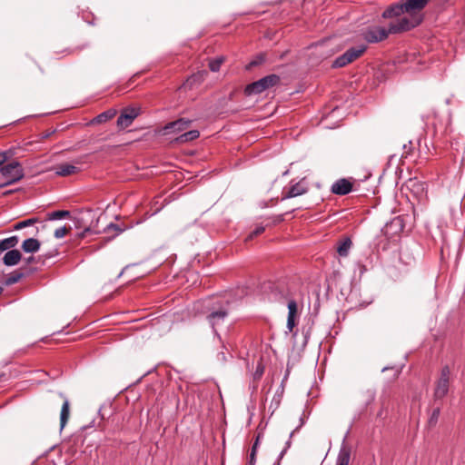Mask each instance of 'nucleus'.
I'll use <instances>...</instances> for the list:
<instances>
[{"label":"nucleus","instance_id":"obj_1","mask_svg":"<svg viewBox=\"0 0 465 465\" xmlns=\"http://www.w3.org/2000/svg\"><path fill=\"white\" fill-rule=\"evenodd\" d=\"M418 19H407L401 17L398 20L390 22L388 28L381 26H369L363 33L362 37L368 43H379L388 38L390 35L401 34L411 30L419 25Z\"/></svg>","mask_w":465,"mask_h":465},{"label":"nucleus","instance_id":"obj_2","mask_svg":"<svg viewBox=\"0 0 465 465\" xmlns=\"http://www.w3.org/2000/svg\"><path fill=\"white\" fill-rule=\"evenodd\" d=\"M269 288L272 290L269 299L271 301L282 302L287 301L288 307V317H287V328L290 331H292L293 328L297 325L299 313L298 304L295 300L288 299L287 294L279 289L278 285L269 283Z\"/></svg>","mask_w":465,"mask_h":465},{"label":"nucleus","instance_id":"obj_3","mask_svg":"<svg viewBox=\"0 0 465 465\" xmlns=\"http://www.w3.org/2000/svg\"><path fill=\"white\" fill-rule=\"evenodd\" d=\"M271 363V355L269 351H258L252 356V370L248 363L247 368L252 371V380L250 389L255 391L259 382L264 374L266 367Z\"/></svg>","mask_w":465,"mask_h":465},{"label":"nucleus","instance_id":"obj_4","mask_svg":"<svg viewBox=\"0 0 465 465\" xmlns=\"http://www.w3.org/2000/svg\"><path fill=\"white\" fill-rule=\"evenodd\" d=\"M228 302L218 300L209 307L206 319L214 331L216 326L223 323L228 316Z\"/></svg>","mask_w":465,"mask_h":465},{"label":"nucleus","instance_id":"obj_5","mask_svg":"<svg viewBox=\"0 0 465 465\" xmlns=\"http://www.w3.org/2000/svg\"><path fill=\"white\" fill-rule=\"evenodd\" d=\"M280 76L274 74L266 75L258 81H255L248 85L244 89V94L248 96L252 94H262L263 91L273 87L280 83Z\"/></svg>","mask_w":465,"mask_h":465},{"label":"nucleus","instance_id":"obj_6","mask_svg":"<svg viewBox=\"0 0 465 465\" xmlns=\"http://www.w3.org/2000/svg\"><path fill=\"white\" fill-rule=\"evenodd\" d=\"M0 173L6 179L5 182L6 185L13 184L22 180L25 176L24 169L17 161H13L0 167Z\"/></svg>","mask_w":465,"mask_h":465},{"label":"nucleus","instance_id":"obj_7","mask_svg":"<svg viewBox=\"0 0 465 465\" xmlns=\"http://www.w3.org/2000/svg\"><path fill=\"white\" fill-rule=\"evenodd\" d=\"M450 370L448 365L441 368L440 377L435 382L433 398L435 401L442 400L447 396L450 388Z\"/></svg>","mask_w":465,"mask_h":465},{"label":"nucleus","instance_id":"obj_8","mask_svg":"<svg viewBox=\"0 0 465 465\" xmlns=\"http://www.w3.org/2000/svg\"><path fill=\"white\" fill-rule=\"evenodd\" d=\"M365 45L353 46L349 48L345 53L338 56L333 62L331 66L333 68L344 67L352 63L354 60L361 56L366 51Z\"/></svg>","mask_w":465,"mask_h":465},{"label":"nucleus","instance_id":"obj_9","mask_svg":"<svg viewBox=\"0 0 465 465\" xmlns=\"http://www.w3.org/2000/svg\"><path fill=\"white\" fill-rule=\"evenodd\" d=\"M430 0H403L404 8L406 14L409 16H406L407 19H418L419 25L421 24L423 17L420 15V13L426 7Z\"/></svg>","mask_w":465,"mask_h":465},{"label":"nucleus","instance_id":"obj_10","mask_svg":"<svg viewBox=\"0 0 465 465\" xmlns=\"http://www.w3.org/2000/svg\"><path fill=\"white\" fill-rule=\"evenodd\" d=\"M140 114V109L135 107H126L121 111L116 121V125L120 130L129 127L134 120Z\"/></svg>","mask_w":465,"mask_h":465},{"label":"nucleus","instance_id":"obj_11","mask_svg":"<svg viewBox=\"0 0 465 465\" xmlns=\"http://www.w3.org/2000/svg\"><path fill=\"white\" fill-rule=\"evenodd\" d=\"M353 183L347 178H341L335 181L331 187V192L336 195H346L352 191Z\"/></svg>","mask_w":465,"mask_h":465},{"label":"nucleus","instance_id":"obj_12","mask_svg":"<svg viewBox=\"0 0 465 465\" xmlns=\"http://www.w3.org/2000/svg\"><path fill=\"white\" fill-rule=\"evenodd\" d=\"M308 192V186L303 181H300L292 184L288 189H283L282 193V200L297 197Z\"/></svg>","mask_w":465,"mask_h":465},{"label":"nucleus","instance_id":"obj_13","mask_svg":"<svg viewBox=\"0 0 465 465\" xmlns=\"http://www.w3.org/2000/svg\"><path fill=\"white\" fill-rule=\"evenodd\" d=\"M406 14L404 8V2L400 1L389 5L382 13L381 16L384 19H391L397 18L396 20L401 18L402 15Z\"/></svg>","mask_w":465,"mask_h":465},{"label":"nucleus","instance_id":"obj_14","mask_svg":"<svg viewBox=\"0 0 465 465\" xmlns=\"http://www.w3.org/2000/svg\"><path fill=\"white\" fill-rule=\"evenodd\" d=\"M191 123H192L191 120H186L184 118H180L176 121L168 123L167 124L164 125V127L163 129V134H169L172 133H179V132L184 131L185 129H187L190 126Z\"/></svg>","mask_w":465,"mask_h":465},{"label":"nucleus","instance_id":"obj_15","mask_svg":"<svg viewBox=\"0 0 465 465\" xmlns=\"http://www.w3.org/2000/svg\"><path fill=\"white\" fill-rule=\"evenodd\" d=\"M404 224L402 219L398 216L393 218L390 223H387L384 227L385 234H397L403 231Z\"/></svg>","mask_w":465,"mask_h":465},{"label":"nucleus","instance_id":"obj_16","mask_svg":"<svg viewBox=\"0 0 465 465\" xmlns=\"http://www.w3.org/2000/svg\"><path fill=\"white\" fill-rule=\"evenodd\" d=\"M22 259V253L17 249H12L5 252V254L3 257V262L6 266H15Z\"/></svg>","mask_w":465,"mask_h":465},{"label":"nucleus","instance_id":"obj_17","mask_svg":"<svg viewBox=\"0 0 465 465\" xmlns=\"http://www.w3.org/2000/svg\"><path fill=\"white\" fill-rule=\"evenodd\" d=\"M54 170H55V174L59 175V176H63V177H65V176H68V175H71V174H74V173H76L79 172L78 167H76L73 164H70L68 163H63L57 164L54 167Z\"/></svg>","mask_w":465,"mask_h":465},{"label":"nucleus","instance_id":"obj_18","mask_svg":"<svg viewBox=\"0 0 465 465\" xmlns=\"http://www.w3.org/2000/svg\"><path fill=\"white\" fill-rule=\"evenodd\" d=\"M350 459L351 447L343 442L338 453L336 465H349Z\"/></svg>","mask_w":465,"mask_h":465},{"label":"nucleus","instance_id":"obj_19","mask_svg":"<svg viewBox=\"0 0 465 465\" xmlns=\"http://www.w3.org/2000/svg\"><path fill=\"white\" fill-rule=\"evenodd\" d=\"M22 250L27 253H35L40 250L41 242L35 238H28L22 243Z\"/></svg>","mask_w":465,"mask_h":465},{"label":"nucleus","instance_id":"obj_20","mask_svg":"<svg viewBox=\"0 0 465 465\" xmlns=\"http://www.w3.org/2000/svg\"><path fill=\"white\" fill-rule=\"evenodd\" d=\"M116 113L117 112L115 109L106 110V111L101 113L100 114H98L97 116H95L94 118H93L89 122V124L94 125V124L106 123L107 121L113 119L115 116Z\"/></svg>","mask_w":465,"mask_h":465},{"label":"nucleus","instance_id":"obj_21","mask_svg":"<svg viewBox=\"0 0 465 465\" xmlns=\"http://www.w3.org/2000/svg\"><path fill=\"white\" fill-rule=\"evenodd\" d=\"M19 242V238L16 235L5 238L0 241V254L5 251H10L15 248Z\"/></svg>","mask_w":465,"mask_h":465},{"label":"nucleus","instance_id":"obj_22","mask_svg":"<svg viewBox=\"0 0 465 465\" xmlns=\"http://www.w3.org/2000/svg\"><path fill=\"white\" fill-rule=\"evenodd\" d=\"M124 231V228L121 227L120 225L118 224H115V223H110L109 224H107L103 232H105V233H111V232H114L112 236H109L105 239V242H109L111 240H113L114 238H115L117 235H119L121 232H123Z\"/></svg>","mask_w":465,"mask_h":465},{"label":"nucleus","instance_id":"obj_23","mask_svg":"<svg viewBox=\"0 0 465 465\" xmlns=\"http://www.w3.org/2000/svg\"><path fill=\"white\" fill-rule=\"evenodd\" d=\"M70 416V403L67 399H64V403L62 405L61 413H60V427L63 430L68 421Z\"/></svg>","mask_w":465,"mask_h":465},{"label":"nucleus","instance_id":"obj_24","mask_svg":"<svg viewBox=\"0 0 465 465\" xmlns=\"http://www.w3.org/2000/svg\"><path fill=\"white\" fill-rule=\"evenodd\" d=\"M200 135V133L198 130H191L189 132L183 133L181 135H179L175 141L179 143H184L187 142L193 141L197 139Z\"/></svg>","mask_w":465,"mask_h":465},{"label":"nucleus","instance_id":"obj_25","mask_svg":"<svg viewBox=\"0 0 465 465\" xmlns=\"http://www.w3.org/2000/svg\"><path fill=\"white\" fill-rule=\"evenodd\" d=\"M352 245V242L350 238H344L341 242L338 243L337 252L340 256L346 257L349 253V251Z\"/></svg>","mask_w":465,"mask_h":465},{"label":"nucleus","instance_id":"obj_26","mask_svg":"<svg viewBox=\"0 0 465 465\" xmlns=\"http://www.w3.org/2000/svg\"><path fill=\"white\" fill-rule=\"evenodd\" d=\"M24 277H25V274L23 272L15 271L12 273H10L9 276L5 279V284L6 286L13 285L15 283H17Z\"/></svg>","mask_w":465,"mask_h":465},{"label":"nucleus","instance_id":"obj_27","mask_svg":"<svg viewBox=\"0 0 465 465\" xmlns=\"http://www.w3.org/2000/svg\"><path fill=\"white\" fill-rule=\"evenodd\" d=\"M70 216V212L65 210L54 211L47 213L48 221L61 220Z\"/></svg>","mask_w":465,"mask_h":465},{"label":"nucleus","instance_id":"obj_28","mask_svg":"<svg viewBox=\"0 0 465 465\" xmlns=\"http://www.w3.org/2000/svg\"><path fill=\"white\" fill-rule=\"evenodd\" d=\"M38 222H39V219L37 217H32L27 220H24L19 223H16L14 225L13 229L15 231H18V230L24 229L25 227L34 225V224L37 223Z\"/></svg>","mask_w":465,"mask_h":465},{"label":"nucleus","instance_id":"obj_29","mask_svg":"<svg viewBox=\"0 0 465 465\" xmlns=\"http://www.w3.org/2000/svg\"><path fill=\"white\" fill-rule=\"evenodd\" d=\"M224 62L223 56H219L214 59H212L209 62V68L212 72H218L220 70V67L222 64Z\"/></svg>","mask_w":465,"mask_h":465},{"label":"nucleus","instance_id":"obj_30","mask_svg":"<svg viewBox=\"0 0 465 465\" xmlns=\"http://www.w3.org/2000/svg\"><path fill=\"white\" fill-rule=\"evenodd\" d=\"M440 414V407H437L432 411V412L429 418V420H428V423L430 427H433L437 424Z\"/></svg>","mask_w":465,"mask_h":465},{"label":"nucleus","instance_id":"obj_31","mask_svg":"<svg viewBox=\"0 0 465 465\" xmlns=\"http://www.w3.org/2000/svg\"><path fill=\"white\" fill-rule=\"evenodd\" d=\"M293 435V431H292L290 433V436H289V440L286 441L285 443V447L283 448V450L280 452V455L278 457V460L277 461L273 464V465H280V462H281V460L283 458V456L285 455V453L287 452L288 449L291 447L292 445V437Z\"/></svg>","mask_w":465,"mask_h":465},{"label":"nucleus","instance_id":"obj_32","mask_svg":"<svg viewBox=\"0 0 465 465\" xmlns=\"http://www.w3.org/2000/svg\"><path fill=\"white\" fill-rule=\"evenodd\" d=\"M264 61H265V54H260L259 55H257L255 57V59H253L252 61H251L249 63V64L246 66V68L251 69L254 66H258V65L262 64Z\"/></svg>","mask_w":465,"mask_h":465},{"label":"nucleus","instance_id":"obj_33","mask_svg":"<svg viewBox=\"0 0 465 465\" xmlns=\"http://www.w3.org/2000/svg\"><path fill=\"white\" fill-rule=\"evenodd\" d=\"M252 346L253 347V349H272V345L271 343L263 344V341L258 338L253 341Z\"/></svg>","mask_w":465,"mask_h":465},{"label":"nucleus","instance_id":"obj_34","mask_svg":"<svg viewBox=\"0 0 465 465\" xmlns=\"http://www.w3.org/2000/svg\"><path fill=\"white\" fill-rule=\"evenodd\" d=\"M265 228L262 225L257 226L247 237V240H252V238L260 235L264 232Z\"/></svg>","mask_w":465,"mask_h":465},{"label":"nucleus","instance_id":"obj_35","mask_svg":"<svg viewBox=\"0 0 465 465\" xmlns=\"http://www.w3.org/2000/svg\"><path fill=\"white\" fill-rule=\"evenodd\" d=\"M69 230L70 228H66L65 226L60 227L54 231V235L55 238H62L69 232Z\"/></svg>","mask_w":465,"mask_h":465},{"label":"nucleus","instance_id":"obj_36","mask_svg":"<svg viewBox=\"0 0 465 465\" xmlns=\"http://www.w3.org/2000/svg\"><path fill=\"white\" fill-rule=\"evenodd\" d=\"M58 250L57 249H52L45 253H43L42 255L39 256V259H50V258H53L56 255H58Z\"/></svg>","mask_w":465,"mask_h":465},{"label":"nucleus","instance_id":"obj_37","mask_svg":"<svg viewBox=\"0 0 465 465\" xmlns=\"http://www.w3.org/2000/svg\"><path fill=\"white\" fill-rule=\"evenodd\" d=\"M12 153L10 151L0 152V166L5 165L4 163L8 161L11 157Z\"/></svg>","mask_w":465,"mask_h":465},{"label":"nucleus","instance_id":"obj_38","mask_svg":"<svg viewBox=\"0 0 465 465\" xmlns=\"http://www.w3.org/2000/svg\"><path fill=\"white\" fill-rule=\"evenodd\" d=\"M413 146H412V143L410 141L409 142V144H404L403 145V154L402 156L404 157H407L408 155H410L411 153V150H412Z\"/></svg>","mask_w":465,"mask_h":465},{"label":"nucleus","instance_id":"obj_39","mask_svg":"<svg viewBox=\"0 0 465 465\" xmlns=\"http://www.w3.org/2000/svg\"><path fill=\"white\" fill-rule=\"evenodd\" d=\"M256 461V453L253 451H251L250 453V459L247 464L254 465Z\"/></svg>","mask_w":465,"mask_h":465},{"label":"nucleus","instance_id":"obj_40","mask_svg":"<svg viewBox=\"0 0 465 465\" xmlns=\"http://www.w3.org/2000/svg\"><path fill=\"white\" fill-rule=\"evenodd\" d=\"M259 440H260V434L257 435L256 437V440L252 447V450L251 451H253V452H257V448H258V445H259Z\"/></svg>","mask_w":465,"mask_h":465},{"label":"nucleus","instance_id":"obj_41","mask_svg":"<svg viewBox=\"0 0 465 465\" xmlns=\"http://www.w3.org/2000/svg\"><path fill=\"white\" fill-rule=\"evenodd\" d=\"M283 220H284L283 214H280L274 218L273 223H282Z\"/></svg>","mask_w":465,"mask_h":465},{"label":"nucleus","instance_id":"obj_42","mask_svg":"<svg viewBox=\"0 0 465 465\" xmlns=\"http://www.w3.org/2000/svg\"><path fill=\"white\" fill-rule=\"evenodd\" d=\"M54 132H55V131H54V130H53V131H51V132H45V133H43V134H42V138H43V139H46V138L50 137V136H51Z\"/></svg>","mask_w":465,"mask_h":465},{"label":"nucleus","instance_id":"obj_43","mask_svg":"<svg viewBox=\"0 0 465 465\" xmlns=\"http://www.w3.org/2000/svg\"><path fill=\"white\" fill-rule=\"evenodd\" d=\"M91 232V229H90V228H85V229H84L81 233H79V237H80V238L84 237V235H85L87 232Z\"/></svg>","mask_w":465,"mask_h":465},{"label":"nucleus","instance_id":"obj_44","mask_svg":"<svg viewBox=\"0 0 465 465\" xmlns=\"http://www.w3.org/2000/svg\"><path fill=\"white\" fill-rule=\"evenodd\" d=\"M35 262V258L34 256H30V257H28V258H26V259H25V262H26L27 264L33 263V262Z\"/></svg>","mask_w":465,"mask_h":465},{"label":"nucleus","instance_id":"obj_45","mask_svg":"<svg viewBox=\"0 0 465 465\" xmlns=\"http://www.w3.org/2000/svg\"><path fill=\"white\" fill-rule=\"evenodd\" d=\"M7 380L6 374L4 372H0V382Z\"/></svg>","mask_w":465,"mask_h":465},{"label":"nucleus","instance_id":"obj_46","mask_svg":"<svg viewBox=\"0 0 465 465\" xmlns=\"http://www.w3.org/2000/svg\"><path fill=\"white\" fill-rule=\"evenodd\" d=\"M403 366H404V362H400V363L396 364L395 366L391 367V369H394V368L401 369Z\"/></svg>","mask_w":465,"mask_h":465},{"label":"nucleus","instance_id":"obj_47","mask_svg":"<svg viewBox=\"0 0 465 465\" xmlns=\"http://www.w3.org/2000/svg\"><path fill=\"white\" fill-rule=\"evenodd\" d=\"M43 341L48 345H52L53 344V341L54 340H43Z\"/></svg>","mask_w":465,"mask_h":465},{"label":"nucleus","instance_id":"obj_48","mask_svg":"<svg viewBox=\"0 0 465 465\" xmlns=\"http://www.w3.org/2000/svg\"><path fill=\"white\" fill-rule=\"evenodd\" d=\"M409 183H410V184H411V185H414V184H416V183L418 184V182H416V181H412V180H410V181H409Z\"/></svg>","mask_w":465,"mask_h":465},{"label":"nucleus","instance_id":"obj_49","mask_svg":"<svg viewBox=\"0 0 465 465\" xmlns=\"http://www.w3.org/2000/svg\"><path fill=\"white\" fill-rule=\"evenodd\" d=\"M12 192H13V191H11V190H10V191H6V192H5V193H3V195H8V194H10Z\"/></svg>","mask_w":465,"mask_h":465},{"label":"nucleus","instance_id":"obj_50","mask_svg":"<svg viewBox=\"0 0 465 465\" xmlns=\"http://www.w3.org/2000/svg\"><path fill=\"white\" fill-rule=\"evenodd\" d=\"M37 66H38V68H39L40 72H41L42 74H44V73H45L44 69H43L40 65H38V64H37Z\"/></svg>","mask_w":465,"mask_h":465},{"label":"nucleus","instance_id":"obj_51","mask_svg":"<svg viewBox=\"0 0 465 465\" xmlns=\"http://www.w3.org/2000/svg\"><path fill=\"white\" fill-rule=\"evenodd\" d=\"M217 301H218V300H216V302H217ZM210 302H213V299H211V300H210ZM214 302H215V301H214ZM211 305H212V302H210V304H209L208 308H209Z\"/></svg>","mask_w":465,"mask_h":465},{"label":"nucleus","instance_id":"obj_52","mask_svg":"<svg viewBox=\"0 0 465 465\" xmlns=\"http://www.w3.org/2000/svg\"><path fill=\"white\" fill-rule=\"evenodd\" d=\"M5 186H7V185L5 183L0 184V188L5 187Z\"/></svg>","mask_w":465,"mask_h":465},{"label":"nucleus","instance_id":"obj_53","mask_svg":"<svg viewBox=\"0 0 465 465\" xmlns=\"http://www.w3.org/2000/svg\"><path fill=\"white\" fill-rule=\"evenodd\" d=\"M4 289L0 286V295L2 294Z\"/></svg>","mask_w":465,"mask_h":465},{"label":"nucleus","instance_id":"obj_54","mask_svg":"<svg viewBox=\"0 0 465 465\" xmlns=\"http://www.w3.org/2000/svg\"><path fill=\"white\" fill-rule=\"evenodd\" d=\"M387 369H389V368H388V367H384V368L382 369V371H386Z\"/></svg>","mask_w":465,"mask_h":465},{"label":"nucleus","instance_id":"obj_55","mask_svg":"<svg viewBox=\"0 0 465 465\" xmlns=\"http://www.w3.org/2000/svg\"><path fill=\"white\" fill-rule=\"evenodd\" d=\"M246 465H252V464H246Z\"/></svg>","mask_w":465,"mask_h":465}]
</instances>
